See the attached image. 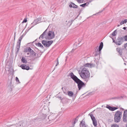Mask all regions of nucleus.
Wrapping results in <instances>:
<instances>
[{"label": "nucleus", "mask_w": 127, "mask_h": 127, "mask_svg": "<svg viewBox=\"0 0 127 127\" xmlns=\"http://www.w3.org/2000/svg\"><path fill=\"white\" fill-rule=\"evenodd\" d=\"M68 23H67V25L69 27L71 25L72 23V21H69L68 22Z\"/></svg>", "instance_id": "nucleus-28"}, {"label": "nucleus", "mask_w": 127, "mask_h": 127, "mask_svg": "<svg viewBox=\"0 0 127 127\" xmlns=\"http://www.w3.org/2000/svg\"><path fill=\"white\" fill-rule=\"evenodd\" d=\"M69 6L71 8L72 7L73 8H76L78 6L73 2H71L70 3Z\"/></svg>", "instance_id": "nucleus-15"}, {"label": "nucleus", "mask_w": 127, "mask_h": 127, "mask_svg": "<svg viewBox=\"0 0 127 127\" xmlns=\"http://www.w3.org/2000/svg\"><path fill=\"white\" fill-rule=\"evenodd\" d=\"M53 42V41L52 40L47 41L45 40H44L42 41V43L45 47H49Z\"/></svg>", "instance_id": "nucleus-5"}, {"label": "nucleus", "mask_w": 127, "mask_h": 127, "mask_svg": "<svg viewBox=\"0 0 127 127\" xmlns=\"http://www.w3.org/2000/svg\"><path fill=\"white\" fill-rule=\"evenodd\" d=\"M57 63L56 65V66H57L59 64V62H58V59H57Z\"/></svg>", "instance_id": "nucleus-35"}, {"label": "nucleus", "mask_w": 127, "mask_h": 127, "mask_svg": "<svg viewBox=\"0 0 127 127\" xmlns=\"http://www.w3.org/2000/svg\"><path fill=\"white\" fill-rule=\"evenodd\" d=\"M84 66L85 67L91 68L92 67H94L95 66V65L93 64L87 63L85 64L84 65Z\"/></svg>", "instance_id": "nucleus-12"}, {"label": "nucleus", "mask_w": 127, "mask_h": 127, "mask_svg": "<svg viewBox=\"0 0 127 127\" xmlns=\"http://www.w3.org/2000/svg\"><path fill=\"white\" fill-rule=\"evenodd\" d=\"M120 98V97H113L111 98L112 99H119Z\"/></svg>", "instance_id": "nucleus-30"}, {"label": "nucleus", "mask_w": 127, "mask_h": 127, "mask_svg": "<svg viewBox=\"0 0 127 127\" xmlns=\"http://www.w3.org/2000/svg\"><path fill=\"white\" fill-rule=\"evenodd\" d=\"M126 28H127L126 27H124L123 28V29L124 30H126Z\"/></svg>", "instance_id": "nucleus-39"}, {"label": "nucleus", "mask_w": 127, "mask_h": 127, "mask_svg": "<svg viewBox=\"0 0 127 127\" xmlns=\"http://www.w3.org/2000/svg\"><path fill=\"white\" fill-rule=\"evenodd\" d=\"M120 26V25H117V27H119Z\"/></svg>", "instance_id": "nucleus-44"}, {"label": "nucleus", "mask_w": 127, "mask_h": 127, "mask_svg": "<svg viewBox=\"0 0 127 127\" xmlns=\"http://www.w3.org/2000/svg\"><path fill=\"white\" fill-rule=\"evenodd\" d=\"M40 22V21L37 18L35 20H34V22L32 23V24H33L34 25L32 26L31 28H32L34 25H36L37 24H38Z\"/></svg>", "instance_id": "nucleus-13"}, {"label": "nucleus", "mask_w": 127, "mask_h": 127, "mask_svg": "<svg viewBox=\"0 0 127 127\" xmlns=\"http://www.w3.org/2000/svg\"><path fill=\"white\" fill-rule=\"evenodd\" d=\"M80 75L84 81L87 82L89 79L90 73L88 70L86 68H83L80 73Z\"/></svg>", "instance_id": "nucleus-3"}, {"label": "nucleus", "mask_w": 127, "mask_h": 127, "mask_svg": "<svg viewBox=\"0 0 127 127\" xmlns=\"http://www.w3.org/2000/svg\"><path fill=\"white\" fill-rule=\"evenodd\" d=\"M89 4V3L88 2H87L83 4L80 5V6L84 7L86 6H87Z\"/></svg>", "instance_id": "nucleus-21"}, {"label": "nucleus", "mask_w": 127, "mask_h": 127, "mask_svg": "<svg viewBox=\"0 0 127 127\" xmlns=\"http://www.w3.org/2000/svg\"><path fill=\"white\" fill-rule=\"evenodd\" d=\"M106 107L108 108L109 110L112 111H113L118 108L117 107H113L108 105H107Z\"/></svg>", "instance_id": "nucleus-10"}, {"label": "nucleus", "mask_w": 127, "mask_h": 127, "mask_svg": "<svg viewBox=\"0 0 127 127\" xmlns=\"http://www.w3.org/2000/svg\"><path fill=\"white\" fill-rule=\"evenodd\" d=\"M124 47L127 50V43L124 45Z\"/></svg>", "instance_id": "nucleus-33"}, {"label": "nucleus", "mask_w": 127, "mask_h": 127, "mask_svg": "<svg viewBox=\"0 0 127 127\" xmlns=\"http://www.w3.org/2000/svg\"><path fill=\"white\" fill-rule=\"evenodd\" d=\"M20 122H21V126L22 127H26L28 126L29 125L27 124V122L26 121H25L24 122L21 121Z\"/></svg>", "instance_id": "nucleus-14"}, {"label": "nucleus", "mask_w": 127, "mask_h": 127, "mask_svg": "<svg viewBox=\"0 0 127 127\" xmlns=\"http://www.w3.org/2000/svg\"><path fill=\"white\" fill-rule=\"evenodd\" d=\"M117 51L119 52L120 55H121L122 54V51L121 48H118L116 49Z\"/></svg>", "instance_id": "nucleus-19"}, {"label": "nucleus", "mask_w": 127, "mask_h": 127, "mask_svg": "<svg viewBox=\"0 0 127 127\" xmlns=\"http://www.w3.org/2000/svg\"><path fill=\"white\" fill-rule=\"evenodd\" d=\"M80 127H86V126L85 124V122L83 121H82L80 124Z\"/></svg>", "instance_id": "nucleus-16"}, {"label": "nucleus", "mask_w": 127, "mask_h": 127, "mask_svg": "<svg viewBox=\"0 0 127 127\" xmlns=\"http://www.w3.org/2000/svg\"><path fill=\"white\" fill-rule=\"evenodd\" d=\"M67 94L70 97H72L73 96V93L72 91H68Z\"/></svg>", "instance_id": "nucleus-17"}, {"label": "nucleus", "mask_w": 127, "mask_h": 127, "mask_svg": "<svg viewBox=\"0 0 127 127\" xmlns=\"http://www.w3.org/2000/svg\"><path fill=\"white\" fill-rule=\"evenodd\" d=\"M20 67L22 69H26L27 70L30 69V68L29 66H27L25 64H21L20 65Z\"/></svg>", "instance_id": "nucleus-11"}, {"label": "nucleus", "mask_w": 127, "mask_h": 127, "mask_svg": "<svg viewBox=\"0 0 127 127\" xmlns=\"http://www.w3.org/2000/svg\"><path fill=\"white\" fill-rule=\"evenodd\" d=\"M75 120H76V121H77V119H75Z\"/></svg>", "instance_id": "nucleus-48"}, {"label": "nucleus", "mask_w": 127, "mask_h": 127, "mask_svg": "<svg viewBox=\"0 0 127 127\" xmlns=\"http://www.w3.org/2000/svg\"><path fill=\"white\" fill-rule=\"evenodd\" d=\"M124 41H127V35L122 37Z\"/></svg>", "instance_id": "nucleus-27"}, {"label": "nucleus", "mask_w": 127, "mask_h": 127, "mask_svg": "<svg viewBox=\"0 0 127 127\" xmlns=\"http://www.w3.org/2000/svg\"><path fill=\"white\" fill-rule=\"evenodd\" d=\"M21 122H20L18 124H16L14 125V127H22L21 126Z\"/></svg>", "instance_id": "nucleus-20"}, {"label": "nucleus", "mask_w": 127, "mask_h": 127, "mask_svg": "<svg viewBox=\"0 0 127 127\" xmlns=\"http://www.w3.org/2000/svg\"><path fill=\"white\" fill-rule=\"evenodd\" d=\"M75 120H76V121H77V119H75Z\"/></svg>", "instance_id": "nucleus-49"}, {"label": "nucleus", "mask_w": 127, "mask_h": 127, "mask_svg": "<svg viewBox=\"0 0 127 127\" xmlns=\"http://www.w3.org/2000/svg\"><path fill=\"white\" fill-rule=\"evenodd\" d=\"M123 118V121L126 122L127 121V110H125L124 111Z\"/></svg>", "instance_id": "nucleus-9"}, {"label": "nucleus", "mask_w": 127, "mask_h": 127, "mask_svg": "<svg viewBox=\"0 0 127 127\" xmlns=\"http://www.w3.org/2000/svg\"><path fill=\"white\" fill-rule=\"evenodd\" d=\"M76 122L75 121L74 122V124H75Z\"/></svg>", "instance_id": "nucleus-42"}, {"label": "nucleus", "mask_w": 127, "mask_h": 127, "mask_svg": "<svg viewBox=\"0 0 127 127\" xmlns=\"http://www.w3.org/2000/svg\"><path fill=\"white\" fill-rule=\"evenodd\" d=\"M120 109L121 110H122L123 111L124 110V109L123 108H120Z\"/></svg>", "instance_id": "nucleus-41"}, {"label": "nucleus", "mask_w": 127, "mask_h": 127, "mask_svg": "<svg viewBox=\"0 0 127 127\" xmlns=\"http://www.w3.org/2000/svg\"><path fill=\"white\" fill-rule=\"evenodd\" d=\"M112 39L113 40V42H114V43H115V42H116V41H115V40H114L113 38H112Z\"/></svg>", "instance_id": "nucleus-38"}, {"label": "nucleus", "mask_w": 127, "mask_h": 127, "mask_svg": "<svg viewBox=\"0 0 127 127\" xmlns=\"http://www.w3.org/2000/svg\"><path fill=\"white\" fill-rule=\"evenodd\" d=\"M122 112L119 111H117L116 112L114 118L115 122L117 123L120 121L122 117Z\"/></svg>", "instance_id": "nucleus-4"}, {"label": "nucleus", "mask_w": 127, "mask_h": 127, "mask_svg": "<svg viewBox=\"0 0 127 127\" xmlns=\"http://www.w3.org/2000/svg\"><path fill=\"white\" fill-rule=\"evenodd\" d=\"M30 53L32 55H33L34 56H35L36 53L34 52L33 50H32V51L30 52Z\"/></svg>", "instance_id": "nucleus-26"}, {"label": "nucleus", "mask_w": 127, "mask_h": 127, "mask_svg": "<svg viewBox=\"0 0 127 127\" xmlns=\"http://www.w3.org/2000/svg\"><path fill=\"white\" fill-rule=\"evenodd\" d=\"M36 45L37 46L40 47L42 49H43L44 48V47H43L41 43H39L36 44Z\"/></svg>", "instance_id": "nucleus-23"}, {"label": "nucleus", "mask_w": 127, "mask_h": 127, "mask_svg": "<svg viewBox=\"0 0 127 127\" xmlns=\"http://www.w3.org/2000/svg\"><path fill=\"white\" fill-rule=\"evenodd\" d=\"M16 34L15 33H14V40H15V37Z\"/></svg>", "instance_id": "nucleus-40"}, {"label": "nucleus", "mask_w": 127, "mask_h": 127, "mask_svg": "<svg viewBox=\"0 0 127 127\" xmlns=\"http://www.w3.org/2000/svg\"><path fill=\"white\" fill-rule=\"evenodd\" d=\"M71 78L75 82L78 84V87L79 90L83 87H85L86 86L85 84L81 80L79 79L72 72L69 74Z\"/></svg>", "instance_id": "nucleus-2"}, {"label": "nucleus", "mask_w": 127, "mask_h": 127, "mask_svg": "<svg viewBox=\"0 0 127 127\" xmlns=\"http://www.w3.org/2000/svg\"><path fill=\"white\" fill-rule=\"evenodd\" d=\"M29 53H27V55H29Z\"/></svg>", "instance_id": "nucleus-45"}, {"label": "nucleus", "mask_w": 127, "mask_h": 127, "mask_svg": "<svg viewBox=\"0 0 127 127\" xmlns=\"http://www.w3.org/2000/svg\"><path fill=\"white\" fill-rule=\"evenodd\" d=\"M32 49H31L30 47H29L28 48V49H26V50L25 52H30L31 51H32Z\"/></svg>", "instance_id": "nucleus-25"}, {"label": "nucleus", "mask_w": 127, "mask_h": 127, "mask_svg": "<svg viewBox=\"0 0 127 127\" xmlns=\"http://www.w3.org/2000/svg\"><path fill=\"white\" fill-rule=\"evenodd\" d=\"M23 37V36L22 35L19 38L17 42V46L16 47V48L17 50V53L18 52L19 50V49L20 47V43L21 40Z\"/></svg>", "instance_id": "nucleus-7"}, {"label": "nucleus", "mask_w": 127, "mask_h": 127, "mask_svg": "<svg viewBox=\"0 0 127 127\" xmlns=\"http://www.w3.org/2000/svg\"><path fill=\"white\" fill-rule=\"evenodd\" d=\"M116 32H117V30H115L113 32H112L111 35H110V37H111V36H115L116 35Z\"/></svg>", "instance_id": "nucleus-22"}, {"label": "nucleus", "mask_w": 127, "mask_h": 127, "mask_svg": "<svg viewBox=\"0 0 127 127\" xmlns=\"http://www.w3.org/2000/svg\"><path fill=\"white\" fill-rule=\"evenodd\" d=\"M27 21V19L26 18H25L22 23H26Z\"/></svg>", "instance_id": "nucleus-32"}, {"label": "nucleus", "mask_w": 127, "mask_h": 127, "mask_svg": "<svg viewBox=\"0 0 127 127\" xmlns=\"http://www.w3.org/2000/svg\"><path fill=\"white\" fill-rule=\"evenodd\" d=\"M21 62L24 64H26L27 63V61L25 57H23L21 60Z\"/></svg>", "instance_id": "nucleus-18"}, {"label": "nucleus", "mask_w": 127, "mask_h": 127, "mask_svg": "<svg viewBox=\"0 0 127 127\" xmlns=\"http://www.w3.org/2000/svg\"><path fill=\"white\" fill-rule=\"evenodd\" d=\"M125 24L124 23V21H121V22L120 23V25H121L122 24Z\"/></svg>", "instance_id": "nucleus-34"}, {"label": "nucleus", "mask_w": 127, "mask_h": 127, "mask_svg": "<svg viewBox=\"0 0 127 127\" xmlns=\"http://www.w3.org/2000/svg\"><path fill=\"white\" fill-rule=\"evenodd\" d=\"M77 1L79 2H81L82 0H77Z\"/></svg>", "instance_id": "nucleus-37"}, {"label": "nucleus", "mask_w": 127, "mask_h": 127, "mask_svg": "<svg viewBox=\"0 0 127 127\" xmlns=\"http://www.w3.org/2000/svg\"><path fill=\"white\" fill-rule=\"evenodd\" d=\"M16 80L17 82L18 83H20V82L19 79L18 78L16 77Z\"/></svg>", "instance_id": "nucleus-31"}, {"label": "nucleus", "mask_w": 127, "mask_h": 127, "mask_svg": "<svg viewBox=\"0 0 127 127\" xmlns=\"http://www.w3.org/2000/svg\"><path fill=\"white\" fill-rule=\"evenodd\" d=\"M111 127H119V126L116 124H115L111 125Z\"/></svg>", "instance_id": "nucleus-29"}, {"label": "nucleus", "mask_w": 127, "mask_h": 127, "mask_svg": "<svg viewBox=\"0 0 127 127\" xmlns=\"http://www.w3.org/2000/svg\"><path fill=\"white\" fill-rule=\"evenodd\" d=\"M103 46V44L102 42H101L100 43L98 49L97 47H96V49H95V51H96V52L95 54V56H96L98 54H99L100 53V51L102 49Z\"/></svg>", "instance_id": "nucleus-6"}, {"label": "nucleus", "mask_w": 127, "mask_h": 127, "mask_svg": "<svg viewBox=\"0 0 127 127\" xmlns=\"http://www.w3.org/2000/svg\"><path fill=\"white\" fill-rule=\"evenodd\" d=\"M48 28L40 35L39 39L45 38L46 39L51 40L54 38L55 36L54 32L52 31L47 32Z\"/></svg>", "instance_id": "nucleus-1"}, {"label": "nucleus", "mask_w": 127, "mask_h": 127, "mask_svg": "<svg viewBox=\"0 0 127 127\" xmlns=\"http://www.w3.org/2000/svg\"><path fill=\"white\" fill-rule=\"evenodd\" d=\"M124 64L125 65H126V64L125 63H124Z\"/></svg>", "instance_id": "nucleus-46"}, {"label": "nucleus", "mask_w": 127, "mask_h": 127, "mask_svg": "<svg viewBox=\"0 0 127 127\" xmlns=\"http://www.w3.org/2000/svg\"><path fill=\"white\" fill-rule=\"evenodd\" d=\"M123 41V37H119L117 39L116 42H115V44L117 45H120L122 44Z\"/></svg>", "instance_id": "nucleus-8"}, {"label": "nucleus", "mask_w": 127, "mask_h": 127, "mask_svg": "<svg viewBox=\"0 0 127 127\" xmlns=\"http://www.w3.org/2000/svg\"><path fill=\"white\" fill-rule=\"evenodd\" d=\"M124 21V23H126L127 22V19H125Z\"/></svg>", "instance_id": "nucleus-36"}, {"label": "nucleus", "mask_w": 127, "mask_h": 127, "mask_svg": "<svg viewBox=\"0 0 127 127\" xmlns=\"http://www.w3.org/2000/svg\"><path fill=\"white\" fill-rule=\"evenodd\" d=\"M73 49H72V51L70 52L71 53V52H72L73 51Z\"/></svg>", "instance_id": "nucleus-43"}, {"label": "nucleus", "mask_w": 127, "mask_h": 127, "mask_svg": "<svg viewBox=\"0 0 127 127\" xmlns=\"http://www.w3.org/2000/svg\"><path fill=\"white\" fill-rule=\"evenodd\" d=\"M75 120H76V121H77V119H75Z\"/></svg>", "instance_id": "nucleus-47"}, {"label": "nucleus", "mask_w": 127, "mask_h": 127, "mask_svg": "<svg viewBox=\"0 0 127 127\" xmlns=\"http://www.w3.org/2000/svg\"><path fill=\"white\" fill-rule=\"evenodd\" d=\"M57 97L60 99L61 100V101L62 102H63V101L64 100H65L66 99L65 98H62L61 96H57Z\"/></svg>", "instance_id": "nucleus-24"}]
</instances>
